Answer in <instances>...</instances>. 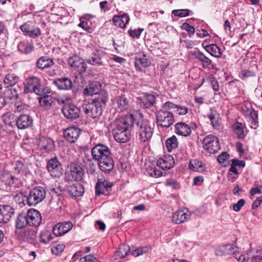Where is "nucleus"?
<instances>
[{
	"instance_id": "obj_23",
	"label": "nucleus",
	"mask_w": 262,
	"mask_h": 262,
	"mask_svg": "<svg viewBox=\"0 0 262 262\" xmlns=\"http://www.w3.org/2000/svg\"><path fill=\"white\" fill-rule=\"evenodd\" d=\"M101 84L100 83L99 81H94L89 83L83 90V93L85 96H92L96 94L99 95L101 92Z\"/></svg>"
},
{
	"instance_id": "obj_28",
	"label": "nucleus",
	"mask_w": 262,
	"mask_h": 262,
	"mask_svg": "<svg viewBox=\"0 0 262 262\" xmlns=\"http://www.w3.org/2000/svg\"><path fill=\"white\" fill-rule=\"evenodd\" d=\"M114 104L120 111L127 110L129 108V100L124 94L118 96L115 99Z\"/></svg>"
},
{
	"instance_id": "obj_45",
	"label": "nucleus",
	"mask_w": 262,
	"mask_h": 262,
	"mask_svg": "<svg viewBox=\"0 0 262 262\" xmlns=\"http://www.w3.org/2000/svg\"><path fill=\"white\" fill-rule=\"evenodd\" d=\"M25 213L19 214L16 221V227L18 229H22L28 225V219Z\"/></svg>"
},
{
	"instance_id": "obj_47",
	"label": "nucleus",
	"mask_w": 262,
	"mask_h": 262,
	"mask_svg": "<svg viewBox=\"0 0 262 262\" xmlns=\"http://www.w3.org/2000/svg\"><path fill=\"white\" fill-rule=\"evenodd\" d=\"M53 232L56 236H60L66 233V224L64 222L57 223L53 228Z\"/></svg>"
},
{
	"instance_id": "obj_11",
	"label": "nucleus",
	"mask_w": 262,
	"mask_h": 262,
	"mask_svg": "<svg viewBox=\"0 0 262 262\" xmlns=\"http://www.w3.org/2000/svg\"><path fill=\"white\" fill-rule=\"evenodd\" d=\"M242 111L244 115L248 118L251 128L256 129L259 125L257 112L253 109L251 106L250 107H243Z\"/></svg>"
},
{
	"instance_id": "obj_3",
	"label": "nucleus",
	"mask_w": 262,
	"mask_h": 262,
	"mask_svg": "<svg viewBox=\"0 0 262 262\" xmlns=\"http://www.w3.org/2000/svg\"><path fill=\"white\" fill-rule=\"evenodd\" d=\"M45 189L41 187H34L30 191L29 195L27 198V202L29 206H34L41 202L46 197Z\"/></svg>"
},
{
	"instance_id": "obj_25",
	"label": "nucleus",
	"mask_w": 262,
	"mask_h": 262,
	"mask_svg": "<svg viewBox=\"0 0 262 262\" xmlns=\"http://www.w3.org/2000/svg\"><path fill=\"white\" fill-rule=\"evenodd\" d=\"M113 136L115 140L120 143L126 142L130 138V130H121L118 129H113Z\"/></svg>"
},
{
	"instance_id": "obj_51",
	"label": "nucleus",
	"mask_w": 262,
	"mask_h": 262,
	"mask_svg": "<svg viewBox=\"0 0 262 262\" xmlns=\"http://www.w3.org/2000/svg\"><path fill=\"white\" fill-rule=\"evenodd\" d=\"M247 254L249 256L251 262H261L262 261V253H259L256 250L250 251Z\"/></svg>"
},
{
	"instance_id": "obj_5",
	"label": "nucleus",
	"mask_w": 262,
	"mask_h": 262,
	"mask_svg": "<svg viewBox=\"0 0 262 262\" xmlns=\"http://www.w3.org/2000/svg\"><path fill=\"white\" fill-rule=\"evenodd\" d=\"M203 147L210 154L216 152L220 148L219 139L212 135L206 136L203 141Z\"/></svg>"
},
{
	"instance_id": "obj_24",
	"label": "nucleus",
	"mask_w": 262,
	"mask_h": 262,
	"mask_svg": "<svg viewBox=\"0 0 262 262\" xmlns=\"http://www.w3.org/2000/svg\"><path fill=\"white\" fill-rule=\"evenodd\" d=\"M98 162L100 170L105 173H109L114 168V161L111 155Z\"/></svg>"
},
{
	"instance_id": "obj_34",
	"label": "nucleus",
	"mask_w": 262,
	"mask_h": 262,
	"mask_svg": "<svg viewBox=\"0 0 262 262\" xmlns=\"http://www.w3.org/2000/svg\"><path fill=\"white\" fill-rule=\"evenodd\" d=\"M211 125L215 128H217L220 124V116L219 113L215 110L210 109V112L207 115Z\"/></svg>"
},
{
	"instance_id": "obj_1",
	"label": "nucleus",
	"mask_w": 262,
	"mask_h": 262,
	"mask_svg": "<svg viewBox=\"0 0 262 262\" xmlns=\"http://www.w3.org/2000/svg\"><path fill=\"white\" fill-rule=\"evenodd\" d=\"M108 93L106 91L102 92L95 99L91 101L84 100L82 104V108L85 114L92 118L99 117L102 113V107L106 104L108 100Z\"/></svg>"
},
{
	"instance_id": "obj_50",
	"label": "nucleus",
	"mask_w": 262,
	"mask_h": 262,
	"mask_svg": "<svg viewBox=\"0 0 262 262\" xmlns=\"http://www.w3.org/2000/svg\"><path fill=\"white\" fill-rule=\"evenodd\" d=\"M39 238L40 242L47 244L52 240V236L50 231L46 230L41 232Z\"/></svg>"
},
{
	"instance_id": "obj_22",
	"label": "nucleus",
	"mask_w": 262,
	"mask_h": 262,
	"mask_svg": "<svg viewBox=\"0 0 262 262\" xmlns=\"http://www.w3.org/2000/svg\"><path fill=\"white\" fill-rule=\"evenodd\" d=\"M139 101L141 107L144 108H148L155 103L156 97L154 95L144 93L142 96L139 98Z\"/></svg>"
},
{
	"instance_id": "obj_21",
	"label": "nucleus",
	"mask_w": 262,
	"mask_h": 262,
	"mask_svg": "<svg viewBox=\"0 0 262 262\" xmlns=\"http://www.w3.org/2000/svg\"><path fill=\"white\" fill-rule=\"evenodd\" d=\"M174 164V159L170 155H164L160 158L157 162V166L163 170H168L171 168Z\"/></svg>"
},
{
	"instance_id": "obj_48",
	"label": "nucleus",
	"mask_w": 262,
	"mask_h": 262,
	"mask_svg": "<svg viewBox=\"0 0 262 262\" xmlns=\"http://www.w3.org/2000/svg\"><path fill=\"white\" fill-rule=\"evenodd\" d=\"M189 167L195 171L202 172L204 170L202 162L196 159L190 161Z\"/></svg>"
},
{
	"instance_id": "obj_14",
	"label": "nucleus",
	"mask_w": 262,
	"mask_h": 262,
	"mask_svg": "<svg viewBox=\"0 0 262 262\" xmlns=\"http://www.w3.org/2000/svg\"><path fill=\"white\" fill-rule=\"evenodd\" d=\"M67 187V191H68L69 195L72 197L81 196L84 193L83 186L79 184L78 181L75 182H68Z\"/></svg>"
},
{
	"instance_id": "obj_54",
	"label": "nucleus",
	"mask_w": 262,
	"mask_h": 262,
	"mask_svg": "<svg viewBox=\"0 0 262 262\" xmlns=\"http://www.w3.org/2000/svg\"><path fill=\"white\" fill-rule=\"evenodd\" d=\"M64 248L65 246L63 244H57L52 248L51 251L53 254L58 255L63 252Z\"/></svg>"
},
{
	"instance_id": "obj_59",
	"label": "nucleus",
	"mask_w": 262,
	"mask_h": 262,
	"mask_svg": "<svg viewBox=\"0 0 262 262\" xmlns=\"http://www.w3.org/2000/svg\"><path fill=\"white\" fill-rule=\"evenodd\" d=\"M147 172L148 174L152 177L154 178H159L162 176V172L158 169H156V168H150L147 169Z\"/></svg>"
},
{
	"instance_id": "obj_37",
	"label": "nucleus",
	"mask_w": 262,
	"mask_h": 262,
	"mask_svg": "<svg viewBox=\"0 0 262 262\" xmlns=\"http://www.w3.org/2000/svg\"><path fill=\"white\" fill-rule=\"evenodd\" d=\"M206 51L212 56L215 57H220L222 56V52L220 48L215 44H211L206 46Z\"/></svg>"
},
{
	"instance_id": "obj_2",
	"label": "nucleus",
	"mask_w": 262,
	"mask_h": 262,
	"mask_svg": "<svg viewBox=\"0 0 262 262\" xmlns=\"http://www.w3.org/2000/svg\"><path fill=\"white\" fill-rule=\"evenodd\" d=\"M139 127L138 134L142 142L148 141L152 136L154 124L147 120H143L137 123Z\"/></svg>"
},
{
	"instance_id": "obj_4",
	"label": "nucleus",
	"mask_w": 262,
	"mask_h": 262,
	"mask_svg": "<svg viewBox=\"0 0 262 262\" xmlns=\"http://www.w3.org/2000/svg\"><path fill=\"white\" fill-rule=\"evenodd\" d=\"M156 122L158 125L168 128L174 122L173 114L164 110H160L156 113Z\"/></svg>"
},
{
	"instance_id": "obj_56",
	"label": "nucleus",
	"mask_w": 262,
	"mask_h": 262,
	"mask_svg": "<svg viewBox=\"0 0 262 262\" xmlns=\"http://www.w3.org/2000/svg\"><path fill=\"white\" fill-rule=\"evenodd\" d=\"M190 10L188 9L174 10L172 13L176 16L180 17H186L189 15Z\"/></svg>"
},
{
	"instance_id": "obj_41",
	"label": "nucleus",
	"mask_w": 262,
	"mask_h": 262,
	"mask_svg": "<svg viewBox=\"0 0 262 262\" xmlns=\"http://www.w3.org/2000/svg\"><path fill=\"white\" fill-rule=\"evenodd\" d=\"M14 178V176L11 172L7 171H4L0 177L1 182L9 186L13 184Z\"/></svg>"
},
{
	"instance_id": "obj_43",
	"label": "nucleus",
	"mask_w": 262,
	"mask_h": 262,
	"mask_svg": "<svg viewBox=\"0 0 262 262\" xmlns=\"http://www.w3.org/2000/svg\"><path fill=\"white\" fill-rule=\"evenodd\" d=\"M195 56L197 59L202 62L204 68H210L212 61L209 58L205 56L204 54L201 52H198L195 54Z\"/></svg>"
},
{
	"instance_id": "obj_17",
	"label": "nucleus",
	"mask_w": 262,
	"mask_h": 262,
	"mask_svg": "<svg viewBox=\"0 0 262 262\" xmlns=\"http://www.w3.org/2000/svg\"><path fill=\"white\" fill-rule=\"evenodd\" d=\"M47 168L51 175L55 177H59L62 174L63 170L61 165L56 159H51L47 164Z\"/></svg>"
},
{
	"instance_id": "obj_64",
	"label": "nucleus",
	"mask_w": 262,
	"mask_h": 262,
	"mask_svg": "<svg viewBox=\"0 0 262 262\" xmlns=\"http://www.w3.org/2000/svg\"><path fill=\"white\" fill-rule=\"evenodd\" d=\"M143 30V29H135L134 30H130L128 31V33L132 37L138 38L140 36Z\"/></svg>"
},
{
	"instance_id": "obj_19",
	"label": "nucleus",
	"mask_w": 262,
	"mask_h": 262,
	"mask_svg": "<svg viewBox=\"0 0 262 262\" xmlns=\"http://www.w3.org/2000/svg\"><path fill=\"white\" fill-rule=\"evenodd\" d=\"M190 217V213L187 209L179 210L172 216V220L175 224H181L187 222Z\"/></svg>"
},
{
	"instance_id": "obj_61",
	"label": "nucleus",
	"mask_w": 262,
	"mask_h": 262,
	"mask_svg": "<svg viewBox=\"0 0 262 262\" xmlns=\"http://www.w3.org/2000/svg\"><path fill=\"white\" fill-rule=\"evenodd\" d=\"M182 29L186 30L191 34H193L195 33L194 28L187 23H184L182 24Z\"/></svg>"
},
{
	"instance_id": "obj_44",
	"label": "nucleus",
	"mask_w": 262,
	"mask_h": 262,
	"mask_svg": "<svg viewBox=\"0 0 262 262\" xmlns=\"http://www.w3.org/2000/svg\"><path fill=\"white\" fill-rule=\"evenodd\" d=\"M19 78L14 74H7L4 79V82L7 86H13L18 82Z\"/></svg>"
},
{
	"instance_id": "obj_39",
	"label": "nucleus",
	"mask_w": 262,
	"mask_h": 262,
	"mask_svg": "<svg viewBox=\"0 0 262 262\" xmlns=\"http://www.w3.org/2000/svg\"><path fill=\"white\" fill-rule=\"evenodd\" d=\"M18 49L21 53L28 54L30 53L33 49V46L31 42L23 41L20 42L18 45Z\"/></svg>"
},
{
	"instance_id": "obj_40",
	"label": "nucleus",
	"mask_w": 262,
	"mask_h": 262,
	"mask_svg": "<svg viewBox=\"0 0 262 262\" xmlns=\"http://www.w3.org/2000/svg\"><path fill=\"white\" fill-rule=\"evenodd\" d=\"M14 172L17 174L23 175L29 172L28 166L22 162H18L14 167Z\"/></svg>"
},
{
	"instance_id": "obj_52",
	"label": "nucleus",
	"mask_w": 262,
	"mask_h": 262,
	"mask_svg": "<svg viewBox=\"0 0 262 262\" xmlns=\"http://www.w3.org/2000/svg\"><path fill=\"white\" fill-rule=\"evenodd\" d=\"M151 248V247L150 245H147L144 247H142L133 250L132 251V254L134 256H138L140 255L146 253L149 250H150Z\"/></svg>"
},
{
	"instance_id": "obj_33",
	"label": "nucleus",
	"mask_w": 262,
	"mask_h": 262,
	"mask_svg": "<svg viewBox=\"0 0 262 262\" xmlns=\"http://www.w3.org/2000/svg\"><path fill=\"white\" fill-rule=\"evenodd\" d=\"M129 16L126 14L121 16L115 15L113 18V21L117 27L124 28L129 21Z\"/></svg>"
},
{
	"instance_id": "obj_16",
	"label": "nucleus",
	"mask_w": 262,
	"mask_h": 262,
	"mask_svg": "<svg viewBox=\"0 0 262 262\" xmlns=\"http://www.w3.org/2000/svg\"><path fill=\"white\" fill-rule=\"evenodd\" d=\"M26 214L29 226L37 227L40 225L41 222V216L38 211L34 209H30Z\"/></svg>"
},
{
	"instance_id": "obj_20",
	"label": "nucleus",
	"mask_w": 262,
	"mask_h": 262,
	"mask_svg": "<svg viewBox=\"0 0 262 262\" xmlns=\"http://www.w3.org/2000/svg\"><path fill=\"white\" fill-rule=\"evenodd\" d=\"M196 128V125L193 124L190 126L184 122H179L175 125L176 133L179 135L184 137L190 136L191 133V129Z\"/></svg>"
},
{
	"instance_id": "obj_46",
	"label": "nucleus",
	"mask_w": 262,
	"mask_h": 262,
	"mask_svg": "<svg viewBox=\"0 0 262 262\" xmlns=\"http://www.w3.org/2000/svg\"><path fill=\"white\" fill-rule=\"evenodd\" d=\"M130 248L128 245L122 244L119 246L117 251L115 253L116 257L120 258H124L129 252Z\"/></svg>"
},
{
	"instance_id": "obj_12",
	"label": "nucleus",
	"mask_w": 262,
	"mask_h": 262,
	"mask_svg": "<svg viewBox=\"0 0 262 262\" xmlns=\"http://www.w3.org/2000/svg\"><path fill=\"white\" fill-rule=\"evenodd\" d=\"M37 148L42 152H49L55 147L54 141L50 138L42 137L36 140Z\"/></svg>"
},
{
	"instance_id": "obj_15",
	"label": "nucleus",
	"mask_w": 262,
	"mask_h": 262,
	"mask_svg": "<svg viewBox=\"0 0 262 262\" xmlns=\"http://www.w3.org/2000/svg\"><path fill=\"white\" fill-rule=\"evenodd\" d=\"M68 62L72 68L79 73H83L86 71V63L82 58L77 55L70 57L69 59Z\"/></svg>"
},
{
	"instance_id": "obj_53",
	"label": "nucleus",
	"mask_w": 262,
	"mask_h": 262,
	"mask_svg": "<svg viewBox=\"0 0 262 262\" xmlns=\"http://www.w3.org/2000/svg\"><path fill=\"white\" fill-rule=\"evenodd\" d=\"M36 233L33 230H27L24 233V239L29 243L32 242L36 238Z\"/></svg>"
},
{
	"instance_id": "obj_49",
	"label": "nucleus",
	"mask_w": 262,
	"mask_h": 262,
	"mask_svg": "<svg viewBox=\"0 0 262 262\" xmlns=\"http://www.w3.org/2000/svg\"><path fill=\"white\" fill-rule=\"evenodd\" d=\"M21 89L19 86L17 88L14 87L11 89L8 90L6 92L5 97L9 98L11 100L16 99L18 97V91H20Z\"/></svg>"
},
{
	"instance_id": "obj_55",
	"label": "nucleus",
	"mask_w": 262,
	"mask_h": 262,
	"mask_svg": "<svg viewBox=\"0 0 262 262\" xmlns=\"http://www.w3.org/2000/svg\"><path fill=\"white\" fill-rule=\"evenodd\" d=\"M40 34L41 31L40 29L37 27L32 26L29 30V32H28L26 35H29L33 38H36L40 35Z\"/></svg>"
},
{
	"instance_id": "obj_10",
	"label": "nucleus",
	"mask_w": 262,
	"mask_h": 262,
	"mask_svg": "<svg viewBox=\"0 0 262 262\" xmlns=\"http://www.w3.org/2000/svg\"><path fill=\"white\" fill-rule=\"evenodd\" d=\"M242 111L244 115L248 118L251 128L256 129L259 125L257 112L253 109L251 106L250 107H243Z\"/></svg>"
},
{
	"instance_id": "obj_8",
	"label": "nucleus",
	"mask_w": 262,
	"mask_h": 262,
	"mask_svg": "<svg viewBox=\"0 0 262 262\" xmlns=\"http://www.w3.org/2000/svg\"><path fill=\"white\" fill-rule=\"evenodd\" d=\"M40 80L37 77L28 78L26 80L24 92L26 93L34 92L39 95L41 91Z\"/></svg>"
},
{
	"instance_id": "obj_32",
	"label": "nucleus",
	"mask_w": 262,
	"mask_h": 262,
	"mask_svg": "<svg viewBox=\"0 0 262 262\" xmlns=\"http://www.w3.org/2000/svg\"><path fill=\"white\" fill-rule=\"evenodd\" d=\"M80 132V129L77 127L67 128V141L70 143H74L79 136Z\"/></svg>"
},
{
	"instance_id": "obj_31",
	"label": "nucleus",
	"mask_w": 262,
	"mask_h": 262,
	"mask_svg": "<svg viewBox=\"0 0 262 262\" xmlns=\"http://www.w3.org/2000/svg\"><path fill=\"white\" fill-rule=\"evenodd\" d=\"M68 114H67V118L73 120L78 118L80 114V110L76 105L73 104H68Z\"/></svg>"
},
{
	"instance_id": "obj_30",
	"label": "nucleus",
	"mask_w": 262,
	"mask_h": 262,
	"mask_svg": "<svg viewBox=\"0 0 262 262\" xmlns=\"http://www.w3.org/2000/svg\"><path fill=\"white\" fill-rule=\"evenodd\" d=\"M103 52L101 51H96L94 52L91 57L88 60V63L93 66H101L102 62Z\"/></svg>"
},
{
	"instance_id": "obj_26",
	"label": "nucleus",
	"mask_w": 262,
	"mask_h": 262,
	"mask_svg": "<svg viewBox=\"0 0 262 262\" xmlns=\"http://www.w3.org/2000/svg\"><path fill=\"white\" fill-rule=\"evenodd\" d=\"M16 124L19 129H24L32 125L33 120L28 115H21L17 118Z\"/></svg>"
},
{
	"instance_id": "obj_62",
	"label": "nucleus",
	"mask_w": 262,
	"mask_h": 262,
	"mask_svg": "<svg viewBox=\"0 0 262 262\" xmlns=\"http://www.w3.org/2000/svg\"><path fill=\"white\" fill-rule=\"evenodd\" d=\"M245 201L244 199H241L238 200L237 203L234 204L233 206V209L235 211H239L241 208L245 205Z\"/></svg>"
},
{
	"instance_id": "obj_29",
	"label": "nucleus",
	"mask_w": 262,
	"mask_h": 262,
	"mask_svg": "<svg viewBox=\"0 0 262 262\" xmlns=\"http://www.w3.org/2000/svg\"><path fill=\"white\" fill-rule=\"evenodd\" d=\"M54 64L52 59L48 56H42L37 60L36 64L38 69L43 70L51 67Z\"/></svg>"
},
{
	"instance_id": "obj_35",
	"label": "nucleus",
	"mask_w": 262,
	"mask_h": 262,
	"mask_svg": "<svg viewBox=\"0 0 262 262\" xmlns=\"http://www.w3.org/2000/svg\"><path fill=\"white\" fill-rule=\"evenodd\" d=\"M39 95L41 96L39 98L40 104L46 108L50 107L53 102V99L51 96L49 95H46L43 91H41Z\"/></svg>"
},
{
	"instance_id": "obj_9",
	"label": "nucleus",
	"mask_w": 262,
	"mask_h": 262,
	"mask_svg": "<svg viewBox=\"0 0 262 262\" xmlns=\"http://www.w3.org/2000/svg\"><path fill=\"white\" fill-rule=\"evenodd\" d=\"M113 184L103 177L98 179L95 186V193L96 195L101 194L106 195L111 191Z\"/></svg>"
},
{
	"instance_id": "obj_7",
	"label": "nucleus",
	"mask_w": 262,
	"mask_h": 262,
	"mask_svg": "<svg viewBox=\"0 0 262 262\" xmlns=\"http://www.w3.org/2000/svg\"><path fill=\"white\" fill-rule=\"evenodd\" d=\"M91 154L93 159L97 161L111 155L109 148L105 145L98 144L93 147Z\"/></svg>"
},
{
	"instance_id": "obj_36",
	"label": "nucleus",
	"mask_w": 262,
	"mask_h": 262,
	"mask_svg": "<svg viewBox=\"0 0 262 262\" xmlns=\"http://www.w3.org/2000/svg\"><path fill=\"white\" fill-rule=\"evenodd\" d=\"M150 64V61L144 55L142 57L136 58L135 61V66L138 71H141V68L147 67Z\"/></svg>"
},
{
	"instance_id": "obj_6",
	"label": "nucleus",
	"mask_w": 262,
	"mask_h": 262,
	"mask_svg": "<svg viewBox=\"0 0 262 262\" xmlns=\"http://www.w3.org/2000/svg\"><path fill=\"white\" fill-rule=\"evenodd\" d=\"M134 118L132 114L117 118L115 121L113 129H118L121 130H129L134 124Z\"/></svg>"
},
{
	"instance_id": "obj_38",
	"label": "nucleus",
	"mask_w": 262,
	"mask_h": 262,
	"mask_svg": "<svg viewBox=\"0 0 262 262\" xmlns=\"http://www.w3.org/2000/svg\"><path fill=\"white\" fill-rule=\"evenodd\" d=\"M233 129L235 134H236L239 138H244L246 136L244 129L245 128V124L236 122L233 124Z\"/></svg>"
},
{
	"instance_id": "obj_57",
	"label": "nucleus",
	"mask_w": 262,
	"mask_h": 262,
	"mask_svg": "<svg viewBox=\"0 0 262 262\" xmlns=\"http://www.w3.org/2000/svg\"><path fill=\"white\" fill-rule=\"evenodd\" d=\"M53 83L59 90H64L66 89V78H62L56 79L54 81Z\"/></svg>"
},
{
	"instance_id": "obj_63",
	"label": "nucleus",
	"mask_w": 262,
	"mask_h": 262,
	"mask_svg": "<svg viewBox=\"0 0 262 262\" xmlns=\"http://www.w3.org/2000/svg\"><path fill=\"white\" fill-rule=\"evenodd\" d=\"M229 157V155L227 152H223L217 157V160L221 164L224 163Z\"/></svg>"
},
{
	"instance_id": "obj_58",
	"label": "nucleus",
	"mask_w": 262,
	"mask_h": 262,
	"mask_svg": "<svg viewBox=\"0 0 262 262\" xmlns=\"http://www.w3.org/2000/svg\"><path fill=\"white\" fill-rule=\"evenodd\" d=\"M174 111L179 115H184L187 114L188 109L185 106L176 105Z\"/></svg>"
},
{
	"instance_id": "obj_60",
	"label": "nucleus",
	"mask_w": 262,
	"mask_h": 262,
	"mask_svg": "<svg viewBox=\"0 0 262 262\" xmlns=\"http://www.w3.org/2000/svg\"><path fill=\"white\" fill-rule=\"evenodd\" d=\"M233 255L238 262H248L249 259V256L247 257L245 254L238 256V253H237L236 251H234Z\"/></svg>"
},
{
	"instance_id": "obj_13",
	"label": "nucleus",
	"mask_w": 262,
	"mask_h": 262,
	"mask_svg": "<svg viewBox=\"0 0 262 262\" xmlns=\"http://www.w3.org/2000/svg\"><path fill=\"white\" fill-rule=\"evenodd\" d=\"M69 169V177L75 181L81 180L83 176V171L81 167L76 163H71L68 166Z\"/></svg>"
},
{
	"instance_id": "obj_18",
	"label": "nucleus",
	"mask_w": 262,
	"mask_h": 262,
	"mask_svg": "<svg viewBox=\"0 0 262 262\" xmlns=\"http://www.w3.org/2000/svg\"><path fill=\"white\" fill-rule=\"evenodd\" d=\"M14 214V210L9 205H0V223L8 222Z\"/></svg>"
},
{
	"instance_id": "obj_27",
	"label": "nucleus",
	"mask_w": 262,
	"mask_h": 262,
	"mask_svg": "<svg viewBox=\"0 0 262 262\" xmlns=\"http://www.w3.org/2000/svg\"><path fill=\"white\" fill-rule=\"evenodd\" d=\"M237 246L234 244H226L219 246L215 250V254L219 256H223L229 255L236 251Z\"/></svg>"
},
{
	"instance_id": "obj_42",
	"label": "nucleus",
	"mask_w": 262,
	"mask_h": 262,
	"mask_svg": "<svg viewBox=\"0 0 262 262\" xmlns=\"http://www.w3.org/2000/svg\"><path fill=\"white\" fill-rule=\"evenodd\" d=\"M178 144V139L174 135L168 138L165 141V145L169 152L177 148Z\"/></svg>"
}]
</instances>
